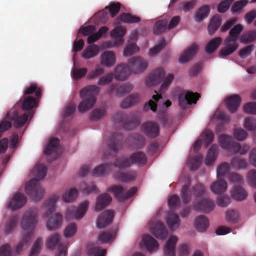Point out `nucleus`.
<instances>
[{"mask_svg":"<svg viewBox=\"0 0 256 256\" xmlns=\"http://www.w3.org/2000/svg\"><path fill=\"white\" fill-rule=\"evenodd\" d=\"M38 210L36 208H30L24 213L22 221V228L28 231L23 235L22 239L16 247V252L19 254L23 248L26 247L32 236L38 222Z\"/></svg>","mask_w":256,"mask_h":256,"instance_id":"nucleus-1","label":"nucleus"},{"mask_svg":"<svg viewBox=\"0 0 256 256\" xmlns=\"http://www.w3.org/2000/svg\"><path fill=\"white\" fill-rule=\"evenodd\" d=\"M46 170V167L44 164H37L34 170L36 178L30 180L26 185V192L36 202L40 200L44 196V190L38 181L45 178Z\"/></svg>","mask_w":256,"mask_h":256,"instance_id":"nucleus-2","label":"nucleus"},{"mask_svg":"<svg viewBox=\"0 0 256 256\" xmlns=\"http://www.w3.org/2000/svg\"><path fill=\"white\" fill-rule=\"evenodd\" d=\"M34 112L28 111L21 116L18 115V112L14 108H12L6 114L4 120L0 122V137L2 133L8 130L12 126V124L6 120L14 122V126L16 128L23 126L30 118L32 117Z\"/></svg>","mask_w":256,"mask_h":256,"instance_id":"nucleus-3","label":"nucleus"},{"mask_svg":"<svg viewBox=\"0 0 256 256\" xmlns=\"http://www.w3.org/2000/svg\"><path fill=\"white\" fill-rule=\"evenodd\" d=\"M58 199V196L53 195L44 204V207L47 209L44 217H50L46 224L47 228L49 230H54L58 229L62 222V216L61 214L56 213L54 214V216H51L56 210V202Z\"/></svg>","mask_w":256,"mask_h":256,"instance_id":"nucleus-4","label":"nucleus"},{"mask_svg":"<svg viewBox=\"0 0 256 256\" xmlns=\"http://www.w3.org/2000/svg\"><path fill=\"white\" fill-rule=\"evenodd\" d=\"M100 90V88L96 85L88 86L80 90V94L82 101L78 106L80 112H84L94 106Z\"/></svg>","mask_w":256,"mask_h":256,"instance_id":"nucleus-5","label":"nucleus"},{"mask_svg":"<svg viewBox=\"0 0 256 256\" xmlns=\"http://www.w3.org/2000/svg\"><path fill=\"white\" fill-rule=\"evenodd\" d=\"M113 119L116 123L120 124L124 129L129 130L139 124L140 114L138 112H132L128 115L122 112H118L114 115Z\"/></svg>","mask_w":256,"mask_h":256,"instance_id":"nucleus-6","label":"nucleus"},{"mask_svg":"<svg viewBox=\"0 0 256 256\" xmlns=\"http://www.w3.org/2000/svg\"><path fill=\"white\" fill-rule=\"evenodd\" d=\"M88 206L89 202L86 200L80 204L78 207L75 206L69 207L66 212V219H81L86 214L88 209Z\"/></svg>","mask_w":256,"mask_h":256,"instance_id":"nucleus-7","label":"nucleus"},{"mask_svg":"<svg viewBox=\"0 0 256 256\" xmlns=\"http://www.w3.org/2000/svg\"><path fill=\"white\" fill-rule=\"evenodd\" d=\"M132 72L140 74L145 71L148 66V62L141 57L136 56L130 58L128 65Z\"/></svg>","mask_w":256,"mask_h":256,"instance_id":"nucleus-8","label":"nucleus"},{"mask_svg":"<svg viewBox=\"0 0 256 256\" xmlns=\"http://www.w3.org/2000/svg\"><path fill=\"white\" fill-rule=\"evenodd\" d=\"M200 97L197 92L188 91L184 92L179 96V106L182 108L185 109L188 104H196Z\"/></svg>","mask_w":256,"mask_h":256,"instance_id":"nucleus-9","label":"nucleus"},{"mask_svg":"<svg viewBox=\"0 0 256 256\" xmlns=\"http://www.w3.org/2000/svg\"><path fill=\"white\" fill-rule=\"evenodd\" d=\"M142 132L149 138H155L159 135L160 126L154 122H147L142 126Z\"/></svg>","mask_w":256,"mask_h":256,"instance_id":"nucleus-10","label":"nucleus"},{"mask_svg":"<svg viewBox=\"0 0 256 256\" xmlns=\"http://www.w3.org/2000/svg\"><path fill=\"white\" fill-rule=\"evenodd\" d=\"M26 202V198L25 196L23 194L18 192L9 200L7 204L10 210H16L22 207Z\"/></svg>","mask_w":256,"mask_h":256,"instance_id":"nucleus-11","label":"nucleus"},{"mask_svg":"<svg viewBox=\"0 0 256 256\" xmlns=\"http://www.w3.org/2000/svg\"><path fill=\"white\" fill-rule=\"evenodd\" d=\"M165 72L164 68H160L156 69L149 74L146 79V84L152 86L160 83L163 79Z\"/></svg>","mask_w":256,"mask_h":256,"instance_id":"nucleus-12","label":"nucleus"},{"mask_svg":"<svg viewBox=\"0 0 256 256\" xmlns=\"http://www.w3.org/2000/svg\"><path fill=\"white\" fill-rule=\"evenodd\" d=\"M38 99L31 96L24 95L23 98L16 105L14 108L16 110V107L20 106L24 110H30L38 106Z\"/></svg>","mask_w":256,"mask_h":256,"instance_id":"nucleus-13","label":"nucleus"},{"mask_svg":"<svg viewBox=\"0 0 256 256\" xmlns=\"http://www.w3.org/2000/svg\"><path fill=\"white\" fill-rule=\"evenodd\" d=\"M123 136L117 132L112 134L108 144V150L116 154L121 149L123 144Z\"/></svg>","mask_w":256,"mask_h":256,"instance_id":"nucleus-14","label":"nucleus"},{"mask_svg":"<svg viewBox=\"0 0 256 256\" xmlns=\"http://www.w3.org/2000/svg\"><path fill=\"white\" fill-rule=\"evenodd\" d=\"M113 211L106 210L100 215L96 220L97 227L98 228H103L110 224L114 218Z\"/></svg>","mask_w":256,"mask_h":256,"instance_id":"nucleus-15","label":"nucleus"},{"mask_svg":"<svg viewBox=\"0 0 256 256\" xmlns=\"http://www.w3.org/2000/svg\"><path fill=\"white\" fill-rule=\"evenodd\" d=\"M193 208L196 210H200L203 212H209L214 210V204L209 198H204L200 202H194Z\"/></svg>","mask_w":256,"mask_h":256,"instance_id":"nucleus-16","label":"nucleus"},{"mask_svg":"<svg viewBox=\"0 0 256 256\" xmlns=\"http://www.w3.org/2000/svg\"><path fill=\"white\" fill-rule=\"evenodd\" d=\"M132 85L128 83L122 85L113 84L110 86L107 92L108 94H110L113 92L116 91V94L117 96H119L130 92L132 90Z\"/></svg>","mask_w":256,"mask_h":256,"instance_id":"nucleus-17","label":"nucleus"},{"mask_svg":"<svg viewBox=\"0 0 256 256\" xmlns=\"http://www.w3.org/2000/svg\"><path fill=\"white\" fill-rule=\"evenodd\" d=\"M131 72L130 68L128 64H122L115 68L114 74L116 80H124L130 75Z\"/></svg>","mask_w":256,"mask_h":256,"instance_id":"nucleus-18","label":"nucleus"},{"mask_svg":"<svg viewBox=\"0 0 256 256\" xmlns=\"http://www.w3.org/2000/svg\"><path fill=\"white\" fill-rule=\"evenodd\" d=\"M136 173L134 171L126 172L118 171L114 174L115 180L122 182H130L135 180L136 177Z\"/></svg>","mask_w":256,"mask_h":256,"instance_id":"nucleus-19","label":"nucleus"},{"mask_svg":"<svg viewBox=\"0 0 256 256\" xmlns=\"http://www.w3.org/2000/svg\"><path fill=\"white\" fill-rule=\"evenodd\" d=\"M242 99L239 95L234 94L226 99V107L230 112H236L240 106Z\"/></svg>","mask_w":256,"mask_h":256,"instance_id":"nucleus-20","label":"nucleus"},{"mask_svg":"<svg viewBox=\"0 0 256 256\" xmlns=\"http://www.w3.org/2000/svg\"><path fill=\"white\" fill-rule=\"evenodd\" d=\"M152 233L158 238L164 240L168 235V231L164 224L161 222H156L153 227L151 228Z\"/></svg>","mask_w":256,"mask_h":256,"instance_id":"nucleus-21","label":"nucleus"},{"mask_svg":"<svg viewBox=\"0 0 256 256\" xmlns=\"http://www.w3.org/2000/svg\"><path fill=\"white\" fill-rule=\"evenodd\" d=\"M116 58L114 52L110 51L104 52L100 56L102 65L110 68L116 63Z\"/></svg>","mask_w":256,"mask_h":256,"instance_id":"nucleus-22","label":"nucleus"},{"mask_svg":"<svg viewBox=\"0 0 256 256\" xmlns=\"http://www.w3.org/2000/svg\"><path fill=\"white\" fill-rule=\"evenodd\" d=\"M112 198L108 194L104 193L98 196L96 199L95 210L99 212L105 208L112 202Z\"/></svg>","mask_w":256,"mask_h":256,"instance_id":"nucleus-23","label":"nucleus"},{"mask_svg":"<svg viewBox=\"0 0 256 256\" xmlns=\"http://www.w3.org/2000/svg\"><path fill=\"white\" fill-rule=\"evenodd\" d=\"M126 32V28L122 26L116 27L111 32L110 36L114 40V45L118 46L122 44L123 37Z\"/></svg>","mask_w":256,"mask_h":256,"instance_id":"nucleus-24","label":"nucleus"},{"mask_svg":"<svg viewBox=\"0 0 256 256\" xmlns=\"http://www.w3.org/2000/svg\"><path fill=\"white\" fill-rule=\"evenodd\" d=\"M198 46L196 44H192L181 54L179 59L180 62L181 63H186L190 60L192 57L196 54L198 50Z\"/></svg>","mask_w":256,"mask_h":256,"instance_id":"nucleus-25","label":"nucleus"},{"mask_svg":"<svg viewBox=\"0 0 256 256\" xmlns=\"http://www.w3.org/2000/svg\"><path fill=\"white\" fill-rule=\"evenodd\" d=\"M232 196L236 200L242 201L248 196V192L246 190L240 185L235 186L230 190Z\"/></svg>","mask_w":256,"mask_h":256,"instance_id":"nucleus-26","label":"nucleus"},{"mask_svg":"<svg viewBox=\"0 0 256 256\" xmlns=\"http://www.w3.org/2000/svg\"><path fill=\"white\" fill-rule=\"evenodd\" d=\"M178 238L176 236H171L168 240L164 248L165 256H175V247Z\"/></svg>","mask_w":256,"mask_h":256,"instance_id":"nucleus-27","label":"nucleus"},{"mask_svg":"<svg viewBox=\"0 0 256 256\" xmlns=\"http://www.w3.org/2000/svg\"><path fill=\"white\" fill-rule=\"evenodd\" d=\"M244 28L240 24L234 26L230 31L228 36L226 38L228 44L230 42L237 44L236 42L240 34L243 30Z\"/></svg>","mask_w":256,"mask_h":256,"instance_id":"nucleus-28","label":"nucleus"},{"mask_svg":"<svg viewBox=\"0 0 256 256\" xmlns=\"http://www.w3.org/2000/svg\"><path fill=\"white\" fill-rule=\"evenodd\" d=\"M166 222L168 227L171 230H174L178 228L180 224V220L178 215L172 212L168 213Z\"/></svg>","mask_w":256,"mask_h":256,"instance_id":"nucleus-29","label":"nucleus"},{"mask_svg":"<svg viewBox=\"0 0 256 256\" xmlns=\"http://www.w3.org/2000/svg\"><path fill=\"white\" fill-rule=\"evenodd\" d=\"M228 184L226 180L218 178L217 181L213 182L210 186L212 191L216 194H221L227 189Z\"/></svg>","mask_w":256,"mask_h":256,"instance_id":"nucleus-30","label":"nucleus"},{"mask_svg":"<svg viewBox=\"0 0 256 256\" xmlns=\"http://www.w3.org/2000/svg\"><path fill=\"white\" fill-rule=\"evenodd\" d=\"M132 164H136L137 166H144L147 162V156L142 152H138L132 154L130 156Z\"/></svg>","mask_w":256,"mask_h":256,"instance_id":"nucleus-31","label":"nucleus"},{"mask_svg":"<svg viewBox=\"0 0 256 256\" xmlns=\"http://www.w3.org/2000/svg\"><path fill=\"white\" fill-rule=\"evenodd\" d=\"M218 154V146L216 144H212L208 150L205 163L207 166H211L216 160Z\"/></svg>","mask_w":256,"mask_h":256,"instance_id":"nucleus-32","label":"nucleus"},{"mask_svg":"<svg viewBox=\"0 0 256 256\" xmlns=\"http://www.w3.org/2000/svg\"><path fill=\"white\" fill-rule=\"evenodd\" d=\"M230 166L234 169H247L248 162L246 159L239 156H236L232 159Z\"/></svg>","mask_w":256,"mask_h":256,"instance_id":"nucleus-33","label":"nucleus"},{"mask_svg":"<svg viewBox=\"0 0 256 256\" xmlns=\"http://www.w3.org/2000/svg\"><path fill=\"white\" fill-rule=\"evenodd\" d=\"M142 242L148 250L150 252L154 249H158L159 246L157 240L149 234H146L143 236Z\"/></svg>","mask_w":256,"mask_h":256,"instance_id":"nucleus-34","label":"nucleus"},{"mask_svg":"<svg viewBox=\"0 0 256 256\" xmlns=\"http://www.w3.org/2000/svg\"><path fill=\"white\" fill-rule=\"evenodd\" d=\"M114 166L120 169L130 168L132 165L130 156H122L117 158L113 164Z\"/></svg>","mask_w":256,"mask_h":256,"instance_id":"nucleus-35","label":"nucleus"},{"mask_svg":"<svg viewBox=\"0 0 256 256\" xmlns=\"http://www.w3.org/2000/svg\"><path fill=\"white\" fill-rule=\"evenodd\" d=\"M99 52V47L96 44H92L83 52L82 57L84 59H90L97 56Z\"/></svg>","mask_w":256,"mask_h":256,"instance_id":"nucleus-36","label":"nucleus"},{"mask_svg":"<svg viewBox=\"0 0 256 256\" xmlns=\"http://www.w3.org/2000/svg\"><path fill=\"white\" fill-rule=\"evenodd\" d=\"M225 48H222L219 51V54L220 56H226L234 52L238 48V44H234L230 42L228 44L226 40H224Z\"/></svg>","mask_w":256,"mask_h":256,"instance_id":"nucleus-37","label":"nucleus"},{"mask_svg":"<svg viewBox=\"0 0 256 256\" xmlns=\"http://www.w3.org/2000/svg\"><path fill=\"white\" fill-rule=\"evenodd\" d=\"M32 94H34L36 98H40L42 96V88L38 87L36 83L30 84L29 86H27L24 91V96H28Z\"/></svg>","mask_w":256,"mask_h":256,"instance_id":"nucleus-38","label":"nucleus"},{"mask_svg":"<svg viewBox=\"0 0 256 256\" xmlns=\"http://www.w3.org/2000/svg\"><path fill=\"white\" fill-rule=\"evenodd\" d=\"M109 192H112L114 196L118 201L122 202L126 200L125 192L122 186L118 185H114L108 190Z\"/></svg>","mask_w":256,"mask_h":256,"instance_id":"nucleus-39","label":"nucleus"},{"mask_svg":"<svg viewBox=\"0 0 256 256\" xmlns=\"http://www.w3.org/2000/svg\"><path fill=\"white\" fill-rule=\"evenodd\" d=\"M208 220L204 216H200L195 220L196 228L199 232L205 231L208 227Z\"/></svg>","mask_w":256,"mask_h":256,"instance_id":"nucleus-40","label":"nucleus"},{"mask_svg":"<svg viewBox=\"0 0 256 256\" xmlns=\"http://www.w3.org/2000/svg\"><path fill=\"white\" fill-rule=\"evenodd\" d=\"M222 42L220 37H216L211 40L206 46L205 50L208 54L213 53L218 47Z\"/></svg>","mask_w":256,"mask_h":256,"instance_id":"nucleus-41","label":"nucleus"},{"mask_svg":"<svg viewBox=\"0 0 256 256\" xmlns=\"http://www.w3.org/2000/svg\"><path fill=\"white\" fill-rule=\"evenodd\" d=\"M190 182H189L188 184H184L181 189V197L183 202L185 204L189 203L192 199V193L190 190Z\"/></svg>","mask_w":256,"mask_h":256,"instance_id":"nucleus-42","label":"nucleus"},{"mask_svg":"<svg viewBox=\"0 0 256 256\" xmlns=\"http://www.w3.org/2000/svg\"><path fill=\"white\" fill-rule=\"evenodd\" d=\"M111 170L112 164H101L95 168L92 172V175L94 176H102Z\"/></svg>","mask_w":256,"mask_h":256,"instance_id":"nucleus-43","label":"nucleus"},{"mask_svg":"<svg viewBox=\"0 0 256 256\" xmlns=\"http://www.w3.org/2000/svg\"><path fill=\"white\" fill-rule=\"evenodd\" d=\"M228 148H229L227 149V150L234 154L240 153V154H244L248 150V148L246 146L242 148L240 144L239 143L234 142V140Z\"/></svg>","mask_w":256,"mask_h":256,"instance_id":"nucleus-44","label":"nucleus"},{"mask_svg":"<svg viewBox=\"0 0 256 256\" xmlns=\"http://www.w3.org/2000/svg\"><path fill=\"white\" fill-rule=\"evenodd\" d=\"M60 140L58 138H54L50 139L44 150V154L50 155L56 151L59 144Z\"/></svg>","mask_w":256,"mask_h":256,"instance_id":"nucleus-45","label":"nucleus"},{"mask_svg":"<svg viewBox=\"0 0 256 256\" xmlns=\"http://www.w3.org/2000/svg\"><path fill=\"white\" fill-rule=\"evenodd\" d=\"M119 18L120 20L127 24L138 23L140 20V17L130 13L123 12L120 15Z\"/></svg>","mask_w":256,"mask_h":256,"instance_id":"nucleus-46","label":"nucleus"},{"mask_svg":"<svg viewBox=\"0 0 256 256\" xmlns=\"http://www.w3.org/2000/svg\"><path fill=\"white\" fill-rule=\"evenodd\" d=\"M221 24V18L220 16L216 15L210 20L208 26V30L210 34H212L219 28Z\"/></svg>","mask_w":256,"mask_h":256,"instance_id":"nucleus-47","label":"nucleus"},{"mask_svg":"<svg viewBox=\"0 0 256 256\" xmlns=\"http://www.w3.org/2000/svg\"><path fill=\"white\" fill-rule=\"evenodd\" d=\"M256 40L255 30H250L244 33L240 38L241 43L246 44Z\"/></svg>","mask_w":256,"mask_h":256,"instance_id":"nucleus-48","label":"nucleus"},{"mask_svg":"<svg viewBox=\"0 0 256 256\" xmlns=\"http://www.w3.org/2000/svg\"><path fill=\"white\" fill-rule=\"evenodd\" d=\"M210 13L209 6L204 5L200 7L196 12L195 18L196 22H200L206 18Z\"/></svg>","mask_w":256,"mask_h":256,"instance_id":"nucleus-49","label":"nucleus"},{"mask_svg":"<svg viewBox=\"0 0 256 256\" xmlns=\"http://www.w3.org/2000/svg\"><path fill=\"white\" fill-rule=\"evenodd\" d=\"M218 142L222 148L227 150L229 146L234 140L232 136L223 134L218 136Z\"/></svg>","mask_w":256,"mask_h":256,"instance_id":"nucleus-50","label":"nucleus"},{"mask_svg":"<svg viewBox=\"0 0 256 256\" xmlns=\"http://www.w3.org/2000/svg\"><path fill=\"white\" fill-rule=\"evenodd\" d=\"M167 21L165 20H161L156 22L153 28L154 34L160 35L164 32L166 29Z\"/></svg>","mask_w":256,"mask_h":256,"instance_id":"nucleus-51","label":"nucleus"},{"mask_svg":"<svg viewBox=\"0 0 256 256\" xmlns=\"http://www.w3.org/2000/svg\"><path fill=\"white\" fill-rule=\"evenodd\" d=\"M139 99L138 94H134L128 96L122 103L120 106L122 108H128L134 105Z\"/></svg>","mask_w":256,"mask_h":256,"instance_id":"nucleus-52","label":"nucleus"},{"mask_svg":"<svg viewBox=\"0 0 256 256\" xmlns=\"http://www.w3.org/2000/svg\"><path fill=\"white\" fill-rule=\"evenodd\" d=\"M162 97L160 94H156L152 96V99L154 100V101L152 100H150L144 106V110L145 111L150 109L152 112H156L157 109V104L156 102H158L159 99L162 98Z\"/></svg>","mask_w":256,"mask_h":256,"instance_id":"nucleus-53","label":"nucleus"},{"mask_svg":"<svg viewBox=\"0 0 256 256\" xmlns=\"http://www.w3.org/2000/svg\"><path fill=\"white\" fill-rule=\"evenodd\" d=\"M60 240V235L58 234H54L51 235L48 239L46 246L48 249H54L55 246L59 244Z\"/></svg>","mask_w":256,"mask_h":256,"instance_id":"nucleus-54","label":"nucleus"},{"mask_svg":"<svg viewBox=\"0 0 256 256\" xmlns=\"http://www.w3.org/2000/svg\"><path fill=\"white\" fill-rule=\"evenodd\" d=\"M77 196V190L75 188H72L64 194L62 199L65 202H70L75 200Z\"/></svg>","mask_w":256,"mask_h":256,"instance_id":"nucleus-55","label":"nucleus"},{"mask_svg":"<svg viewBox=\"0 0 256 256\" xmlns=\"http://www.w3.org/2000/svg\"><path fill=\"white\" fill-rule=\"evenodd\" d=\"M248 3V0H238L234 3L231 10L232 12H240Z\"/></svg>","mask_w":256,"mask_h":256,"instance_id":"nucleus-56","label":"nucleus"},{"mask_svg":"<svg viewBox=\"0 0 256 256\" xmlns=\"http://www.w3.org/2000/svg\"><path fill=\"white\" fill-rule=\"evenodd\" d=\"M80 190L86 194H89L92 192L96 191V187L94 182L89 183L83 182L80 186Z\"/></svg>","mask_w":256,"mask_h":256,"instance_id":"nucleus-57","label":"nucleus"},{"mask_svg":"<svg viewBox=\"0 0 256 256\" xmlns=\"http://www.w3.org/2000/svg\"><path fill=\"white\" fill-rule=\"evenodd\" d=\"M121 4L120 2H112L109 6L105 7L106 10H108L112 17L115 16L120 12Z\"/></svg>","mask_w":256,"mask_h":256,"instance_id":"nucleus-58","label":"nucleus"},{"mask_svg":"<svg viewBox=\"0 0 256 256\" xmlns=\"http://www.w3.org/2000/svg\"><path fill=\"white\" fill-rule=\"evenodd\" d=\"M139 50V48L134 43L128 44L124 50V56H128Z\"/></svg>","mask_w":256,"mask_h":256,"instance_id":"nucleus-59","label":"nucleus"},{"mask_svg":"<svg viewBox=\"0 0 256 256\" xmlns=\"http://www.w3.org/2000/svg\"><path fill=\"white\" fill-rule=\"evenodd\" d=\"M230 166L227 162H222L220 164L216 170L218 178L225 176L230 170Z\"/></svg>","mask_w":256,"mask_h":256,"instance_id":"nucleus-60","label":"nucleus"},{"mask_svg":"<svg viewBox=\"0 0 256 256\" xmlns=\"http://www.w3.org/2000/svg\"><path fill=\"white\" fill-rule=\"evenodd\" d=\"M202 156H194L188 160V164L191 170H196L200 166L202 162Z\"/></svg>","mask_w":256,"mask_h":256,"instance_id":"nucleus-61","label":"nucleus"},{"mask_svg":"<svg viewBox=\"0 0 256 256\" xmlns=\"http://www.w3.org/2000/svg\"><path fill=\"white\" fill-rule=\"evenodd\" d=\"M114 76L112 72H109L104 76H101L98 81L97 84L99 86H106L110 83Z\"/></svg>","mask_w":256,"mask_h":256,"instance_id":"nucleus-62","label":"nucleus"},{"mask_svg":"<svg viewBox=\"0 0 256 256\" xmlns=\"http://www.w3.org/2000/svg\"><path fill=\"white\" fill-rule=\"evenodd\" d=\"M42 244V239L40 238H38L31 249L30 256H36L40 252Z\"/></svg>","mask_w":256,"mask_h":256,"instance_id":"nucleus-63","label":"nucleus"},{"mask_svg":"<svg viewBox=\"0 0 256 256\" xmlns=\"http://www.w3.org/2000/svg\"><path fill=\"white\" fill-rule=\"evenodd\" d=\"M244 128L250 131L256 130V120L252 117H248L245 119Z\"/></svg>","mask_w":256,"mask_h":256,"instance_id":"nucleus-64","label":"nucleus"}]
</instances>
